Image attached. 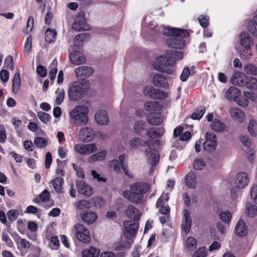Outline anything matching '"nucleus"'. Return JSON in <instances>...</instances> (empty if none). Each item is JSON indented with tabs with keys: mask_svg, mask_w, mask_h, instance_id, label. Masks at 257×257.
Returning <instances> with one entry per match:
<instances>
[{
	"mask_svg": "<svg viewBox=\"0 0 257 257\" xmlns=\"http://www.w3.org/2000/svg\"><path fill=\"white\" fill-rule=\"evenodd\" d=\"M163 34L173 37L167 39L166 43L169 47L176 49H182L184 48L186 43L184 38L190 35L187 30L171 27L165 29Z\"/></svg>",
	"mask_w": 257,
	"mask_h": 257,
	"instance_id": "obj_1",
	"label": "nucleus"
},
{
	"mask_svg": "<svg viewBox=\"0 0 257 257\" xmlns=\"http://www.w3.org/2000/svg\"><path fill=\"white\" fill-rule=\"evenodd\" d=\"M150 189L148 183L135 182L130 186V191H123V195L131 202L139 204L142 202L144 194Z\"/></svg>",
	"mask_w": 257,
	"mask_h": 257,
	"instance_id": "obj_2",
	"label": "nucleus"
},
{
	"mask_svg": "<svg viewBox=\"0 0 257 257\" xmlns=\"http://www.w3.org/2000/svg\"><path fill=\"white\" fill-rule=\"evenodd\" d=\"M88 112L89 109L86 106H76L70 113L71 120L76 126L84 125L88 120Z\"/></svg>",
	"mask_w": 257,
	"mask_h": 257,
	"instance_id": "obj_3",
	"label": "nucleus"
},
{
	"mask_svg": "<svg viewBox=\"0 0 257 257\" xmlns=\"http://www.w3.org/2000/svg\"><path fill=\"white\" fill-rule=\"evenodd\" d=\"M175 61L170 59L169 56H160L158 57L153 64L154 68L158 71L168 74H172L174 71Z\"/></svg>",
	"mask_w": 257,
	"mask_h": 257,
	"instance_id": "obj_4",
	"label": "nucleus"
},
{
	"mask_svg": "<svg viewBox=\"0 0 257 257\" xmlns=\"http://www.w3.org/2000/svg\"><path fill=\"white\" fill-rule=\"evenodd\" d=\"M89 84L83 82H74L69 87L68 91L69 98L71 101L81 99L87 91Z\"/></svg>",
	"mask_w": 257,
	"mask_h": 257,
	"instance_id": "obj_5",
	"label": "nucleus"
},
{
	"mask_svg": "<svg viewBox=\"0 0 257 257\" xmlns=\"http://www.w3.org/2000/svg\"><path fill=\"white\" fill-rule=\"evenodd\" d=\"M144 143L149 147L145 151V152L149 164L153 166H156L158 163L160 155L158 151L155 149L151 148V146H153L155 144L159 145L160 144L159 141L158 140L156 141L149 140Z\"/></svg>",
	"mask_w": 257,
	"mask_h": 257,
	"instance_id": "obj_6",
	"label": "nucleus"
},
{
	"mask_svg": "<svg viewBox=\"0 0 257 257\" xmlns=\"http://www.w3.org/2000/svg\"><path fill=\"white\" fill-rule=\"evenodd\" d=\"M74 228L76 237L79 241L84 243H88L90 241V232L83 225L77 223Z\"/></svg>",
	"mask_w": 257,
	"mask_h": 257,
	"instance_id": "obj_7",
	"label": "nucleus"
},
{
	"mask_svg": "<svg viewBox=\"0 0 257 257\" xmlns=\"http://www.w3.org/2000/svg\"><path fill=\"white\" fill-rule=\"evenodd\" d=\"M239 37L240 44L244 48V50H243V52L244 53L245 51H246L245 52V54H241L240 57H242V56H243L245 59H248L252 56V53L251 52H247L250 50V43L251 38L249 37L248 34L246 32L241 33L239 35Z\"/></svg>",
	"mask_w": 257,
	"mask_h": 257,
	"instance_id": "obj_8",
	"label": "nucleus"
},
{
	"mask_svg": "<svg viewBox=\"0 0 257 257\" xmlns=\"http://www.w3.org/2000/svg\"><path fill=\"white\" fill-rule=\"evenodd\" d=\"M143 92L146 96H148L155 99H164L167 97V94L164 91L155 88L153 86L145 87Z\"/></svg>",
	"mask_w": 257,
	"mask_h": 257,
	"instance_id": "obj_9",
	"label": "nucleus"
},
{
	"mask_svg": "<svg viewBox=\"0 0 257 257\" xmlns=\"http://www.w3.org/2000/svg\"><path fill=\"white\" fill-rule=\"evenodd\" d=\"M205 151L209 152H213L217 146V138L215 134L211 132H207L205 142L203 143Z\"/></svg>",
	"mask_w": 257,
	"mask_h": 257,
	"instance_id": "obj_10",
	"label": "nucleus"
},
{
	"mask_svg": "<svg viewBox=\"0 0 257 257\" xmlns=\"http://www.w3.org/2000/svg\"><path fill=\"white\" fill-rule=\"evenodd\" d=\"M169 199V193L166 194V197H164L161 196L157 200L156 206L157 208H159V212L162 214L167 216L168 219L170 218V208L168 204L164 205V201H168Z\"/></svg>",
	"mask_w": 257,
	"mask_h": 257,
	"instance_id": "obj_11",
	"label": "nucleus"
},
{
	"mask_svg": "<svg viewBox=\"0 0 257 257\" xmlns=\"http://www.w3.org/2000/svg\"><path fill=\"white\" fill-rule=\"evenodd\" d=\"M72 28L77 31H87L89 29V27L87 25V22L84 15L78 16L76 17Z\"/></svg>",
	"mask_w": 257,
	"mask_h": 257,
	"instance_id": "obj_12",
	"label": "nucleus"
},
{
	"mask_svg": "<svg viewBox=\"0 0 257 257\" xmlns=\"http://www.w3.org/2000/svg\"><path fill=\"white\" fill-rule=\"evenodd\" d=\"M74 149L79 154L86 155L94 152L96 150L97 147L94 144H76L74 146Z\"/></svg>",
	"mask_w": 257,
	"mask_h": 257,
	"instance_id": "obj_13",
	"label": "nucleus"
},
{
	"mask_svg": "<svg viewBox=\"0 0 257 257\" xmlns=\"http://www.w3.org/2000/svg\"><path fill=\"white\" fill-rule=\"evenodd\" d=\"M77 47L78 46L76 44L74 45L73 48L75 49V51L69 54V58L71 63L78 65L84 63L86 59L80 52L76 50Z\"/></svg>",
	"mask_w": 257,
	"mask_h": 257,
	"instance_id": "obj_14",
	"label": "nucleus"
},
{
	"mask_svg": "<svg viewBox=\"0 0 257 257\" xmlns=\"http://www.w3.org/2000/svg\"><path fill=\"white\" fill-rule=\"evenodd\" d=\"M75 72L77 78L83 80L90 77L93 73V69L87 66H81L76 68Z\"/></svg>",
	"mask_w": 257,
	"mask_h": 257,
	"instance_id": "obj_15",
	"label": "nucleus"
},
{
	"mask_svg": "<svg viewBox=\"0 0 257 257\" xmlns=\"http://www.w3.org/2000/svg\"><path fill=\"white\" fill-rule=\"evenodd\" d=\"M78 192L86 196H90L93 193V188L82 180L76 182Z\"/></svg>",
	"mask_w": 257,
	"mask_h": 257,
	"instance_id": "obj_16",
	"label": "nucleus"
},
{
	"mask_svg": "<svg viewBox=\"0 0 257 257\" xmlns=\"http://www.w3.org/2000/svg\"><path fill=\"white\" fill-rule=\"evenodd\" d=\"M78 135L81 141L84 142H89L93 139L94 133L92 128L85 127L80 130Z\"/></svg>",
	"mask_w": 257,
	"mask_h": 257,
	"instance_id": "obj_17",
	"label": "nucleus"
},
{
	"mask_svg": "<svg viewBox=\"0 0 257 257\" xmlns=\"http://www.w3.org/2000/svg\"><path fill=\"white\" fill-rule=\"evenodd\" d=\"M153 82L154 85L158 87L167 89L169 86L168 78L160 74H156L154 75Z\"/></svg>",
	"mask_w": 257,
	"mask_h": 257,
	"instance_id": "obj_18",
	"label": "nucleus"
},
{
	"mask_svg": "<svg viewBox=\"0 0 257 257\" xmlns=\"http://www.w3.org/2000/svg\"><path fill=\"white\" fill-rule=\"evenodd\" d=\"M246 77L247 76L242 72L236 71L232 76L230 81L233 85L241 87L245 86Z\"/></svg>",
	"mask_w": 257,
	"mask_h": 257,
	"instance_id": "obj_19",
	"label": "nucleus"
},
{
	"mask_svg": "<svg viewBox=\"0 0 257 257\" xmlns=\"http://www.w3.org/2000/svg\"><path fill=\"white\" fill-rule=\"evenodd\" d=\"M147 122L153 125H159L163 121V117L161 111L150 113L147 116Z\"/></svg>",
	"mask_w": 257,
	"mask_h": 257,
	"instance_id": "obj_20",
	"label": "nucleus"
},
{
	"mask_svg": "<svg viewBox=\"0 0 257 257\" xmlns=\"http://www.w3.org/2000/svg\"><path fill=\"white\" fill-rule=\"evenodd\" d=\"M137 222L134 220H127L124 222L125 231L130 235H136L139 226V224Z\"/></svg>",
	"mask_w": 257,
	"mask_h": 257,
	"instance_id": "obj_21",
	"label": "nucleus"
},
{
	"mask_svg": "<svg viewBox=\"0 0 257 257\" xmlns=\"http://www.w3.org/2000/svg\"><path fill=\"white\" fill-rule=\"evenodd\" d=\"M249 182V179L246 173L240 172L237 174L235 179V184L236 188L242 189L246 186Z\"/></svg>",
	"mask_w": 257,
	"mask_h": 257,
	"instance_id": "obj_22",
	"label": "nucleus"
},
{
	"mask_svg": "<svg viewBox=\"0 0 257 257\" xmlns=\"http://www.w3.org/2000/svg\"><path fill=\"white\" fill-rule=\"evenodd\" d=\"M80 216H81V218L83 221L88 224H91L93 223L96 220L97 218V214L95 212L90 211H81Z\"/></svg>",
	"mask_w": 257,
	"mask_h": 257,
	"instance_id": "obj_23",
	"label": "nucleus"
},
{
	"mask_svg": "<svg viewBox=\"0 0 257 257\" xmlns=\"http://www.w3.org/2000/svg\"><path fill=\"white\" fill-rule=\"evenodd\" d=\"M125 213L127 217L132 219V220L138 221L140 219L141 214L139 210L132 205L127 206Z\"/></svg>",
	"mask_w": 257,
	"mask_h": 257,
	"instance_id": "obj_24",
	"label": "nucleus"
},
{
	"mask_svg": "<svg viewBox=\"0 0 257 257\" xmlns=\"http://www.w3.org/2000/svg\"><path fill=\"white\" fill-rule=\"evenodd\" d=\"M229 112L233 120L240 123L243 122L245 114L242 110L238 108L232 107L229 110Z\"/></svg>",
	"mask_w": 257,
	"mask_h": 257,
	"instance_id": "obj_25",
	"label": "nucleus"
},
{
	"mask_svg": "<svg viewBox=\"0 0 257 257\" xmlns=\"http://www.w3.org/2000/svg\"><path fill=\"white\" fill-rule=\"evenodd\" d=\"M235 232L236 235L240 237L245 236L247 234L248 228L243 220L238 221L235 225Z\"/></svg>",
	"mask_w": 257,
	"mask_h": 257,
	"instance_id": "obj_26",
	"label": "nucleus"
},
{
	"mask_svg": "<svg viewBox=\"0 0 257 257\" xmlns=\"http://www.w3.org/2000/svg\"><path fill=\"white\" fill-rule=\"evenodd\" d=\"M164 127H152L147 131V135L150 139H157L161 138L165 133Z\"/></svg>",
	"mask_w": 257,
	"mask_h": 257,
	"instance_id": "obj_27",
	"label": "nucleus"
},
{
	"mask_svg": "<svg viewBox=\"0 0 257 257\" xmlns=\"http://www.w3.org/2000/svg\"><path fill=\"white\" fill-rule=\"evenodd\" d=\"M144 106L146 111L152 113L161 111L162 109V106L158 101H147L145 102Z\"/></svg>",
	"mask_w": 257,
	"mask_h": 257,
	"instance_id": "obj_28",
	"label": "nucleus"
},
{
	"mask_svg": "<svg viewBox=\"0 0 257 257\" xmlns=\"http://www.w3.org/2000/svg\"><path fill=\"white\" fill-rule=\"evenodd\" d=\"M95 118L97 123L100 125H106L108 122L107 113L104 110L98 111L95 115Z\"/></svg>",
	"mask_w": 257,
	"mask_h": 257,
	"instance_id": "obj_29",
	"label": "nucleus"
},
{
	"mask_svg": "<svg viewBox=\"0 0 257 257\" xmlns=\"http://www.w3.org/2000/svg\"><path fill=\"white\" fill-rule=\"evenodd\" d=\"M241 95V91L239 89L234 87L230 86L225 93V97L228 100L233 99L235 101V98H238Z\"/></svg>",
	"mask_w": 257,
	"mask_h": 257,
	"instance_id": "obj_30",
	"label": "nucleus"
},
{
	"mask_svg": "<svg viewBox=\"0 0 257 257\" xmlns=\"http://www.w3.org/2000/svg\"><path fill=\"white\" fill-rule=\"evenodd\" d=\"M185 183L189 188H195L197 184L195 174L191 172L188 173L185 177Z\"/></svg>",
	"mask_w": 257,
	"mask_h": 257,
	"instance_id": "obj_31",
	"label": "nucleus"
},
{
	"mask_svg": "<svg viewBox=\"0 0 257 257\" xmlns=\"http://www.w3.org/2000/svg\"><path fill=\"white\" fill-rule=\"evenodd\" d=\"M211 128L216 132H223L226 126L224 123L217 119H214L210 124Z\"/></svg>",
	"mask_w": 257,
	"mask_h": 257,
	"instance_id": "obj_32",
	"label": "nucleus"
},
{
	"mask_svg": "<svg viewBox=\"0 0 257 257\" xmlns=\"http://www.w3.org/2000/svg\"><path fill=\"white\" fill-rule=\"evenodd\" d=\"M21 85V81L20 74L19 73H16L12 80V90L15 93H17Z\"/></svg>",
	"mask_w": 257,
	"mask_h": 257,
	"instance_id": "obj_33",
	"label": "nucleus"
},
{
	"mask_svg": "<svg viewBox=\"0 0 257 257\" xmlns=\"http://www.w3.org/2000/svg\"><path fill=\"white\" fill-rule=\"evenodd\" d=\"M205 111L206 108L204 106L198 107L191 114V118L195 120H199L202 117Z\"/></svg>",
	"mask_w": 257,
	"mask_h": 257,
	"instance_id": "obj_34",
	"label": "nucleus"
},
{
	"mask_svg": "<svg viewBox=\"0 0 257 257\" xmlns=\"http://www.w3.org/2000/svg\"><path fill=\"white\" fill-rule=\"evenodd\" d=\"M64 183V179L60 177H56L52 182L53 186L55 191L58 193L63 192L62 185Z\"/></svg>",
	"mask_w": 257,
	"mask_h": 257,
	"instance_id": "obj_35",
	"label": "nucleus"
},
{
	"mask_svg": "<svg viewBox=\"0 0 257 257\" xmlns=\"http://www.w3.org/2000/svg\"><path fill=\"white\" fill-rule=\"evenodd\" d=\"M126 158L127 156L124 154L120 155L119 156L118 160L119 162L120 163V166L123 171V172L126 176H128L129 178H132L133 175L131 174H130L128 171L127 170V165L124 163V161Z\"/></svg>",
	"mask_w": 257,
	"mask_h": 257,
	"instance_id": "obj_36",
	"label": "nucleus"
},
{
	"mask_svg": "<svg viewBox=\"0 0 257 257\" xmlns=\"http://www.w3.org/2000/svg\"><path fill=\"white\" fill-rule=\"evenodd\" d=\"M198 241L193 237H188L186 241L187 249L189 251H194L197 247Z\"/></svg>",
	"mask_w": 257,
	"mask_h": 257,
	"instance_id": "obj_37",
	"label": "nucleus"
},
{
	"mask_svg": "<svg viewBox=\"0 0 257 257\" xmlns=\"http://www.w3.org/2000/svg\"><path fill=\"white\" fill-rule=\"evenodd\" d=\"M167 55L169 56L170 59H173L175 61V64L176 61L182 59L184 56L183 53L182 52L175 50H171L167 52Z\"/></svg>",
	"mask_w": 257,
	"mask_h": 257,
	"instance_id": "obj_38",
	"label": "nucleus"
},
{
	"mask_svg": "<svg viewBox=\"0 0 257 257\" xmlns=\"http://www.w3.org/2000/svg\"><path fill=\"white\" fill-rule=\"evenodd\" d=\"M82 254L83 257H98L99 252L96 248L90 247L87 250H84Z\"/></svg>",
	"mask_w": 257,
	"mask_h": 257,
	"instance_id": "obj_39",
	"label": "nucleus"
},
{
	"mask_svg": "<svg viewBox=\"0 0 257 257\" xmlns=\"http://www.w3.org/2000/svg\"><path fill=\"white\" fill-rule=\"evenodd\" d=\"M57 32L55 30L48 29L45 32V41L49 43L55 41Z\"/></svg>",
	"mask_w": 257,
	"mask_h": 257,
	"instance_id": "obj_40",
	"label": "nucleus"
},
{
	"mask_svg": "<svg viewBox=\"0 0 257 257\" xmlns=\"http://www.w3.org/2000/svg\"><path fill=\"white\" fill-rule=\"evenodd\" d=\"M76 207L77 209L83 211L89 209L91 207V204L89 201L85 200H81L76 203Z\"/></svg>",
	"mask_w": 257,
	"mask_h": 257,
	"instance_id": "obj_41",
	"label": "nucleus"
},
{
	"mask_svg": "<svg viewBox=\"0 0 257 257\" xmlns=\"http://www.w3.org/2000/svg\"><path fill=\"white\" fill-rule=\"evenodd\" d=\"M245 86L250 89H257V79L253 77H246V81H245Z\"/></svg>",
	"mask_w": 257,
	"mask_h": 257,
	"instance_id": "obj_42",
	"label": "nucleus"
},
{
	"mask_svg": "<svg viewBox=\"0 0 257 257\" xmlns=\"http://www.w3.org/2000/svg\"><path fill=\"white\" fill-rule=\"evenodd\" d=\"M248 132L253 137H255L257 135V122L254 119H251L249 122L247 127Z\"/></svg>",
	"mask_w": 257,
	"mask_h": 257,
	"instance_id": "obj_43",
	"label": "nucleus"
},
{
	"mask_svg": "<svg viewBox=\"0 0 257 257\" xmlns=\"http://www.w3.org/2000/svg\"><path fill=\"white\" fill-rule=\"evenodd\" d=\"M245 213L248 216L251 217L257 215V206L255 205L247 204Z\"/></svg>",
	"mask_w": 257,
	"mask_h": 257,
	"instance_id": "obj_44",
	"label": "nucleus"
},
{
	"mask_svg": "<svg viewBox=\"0 0 257 257\" xmlns=\"http://www.w3.org/2000/svg\"><path fill=\"white\" fill-rule=\"evenodd\" d=\"M146 125V123L144 121L138 120L136 121L134 125L135 133L137 134H141V132L145 129Z\"/></svg>",
	"mask_w": 257,
	"mask_h": 257,
	"instance_id": "obj_45",
	"label": "nucleus"
},
{
	"mask_svg": "<svg viewBox=\"0 0 257 257\" xmlns=\"http://www.w3.org/2000/svg\"><path fill=\"white\" fill-rule=\"evenodd\" d=\"M244 71L249 75H257V67L252 64H247L244 66Z\"/></svg>",
	"mask_w": 257,
	"mask_h": 257,
	"instance_id": "obj_46",
	"label": "nucleus"
},
{
	"mask_svg": "<svg viewBox=\"0 0 257 257\" xmlns=\"http://www.w3.org/2000/svg\"><path fill=\"white\" fill-rule=\"evenodd\" d=\"M57 61L55 59L53 61L50 66V71L49 73V77L51 80H54L56 77V75L57 73Z\"/></svg>",
	"mask_w": 257,
	"mask_h": 257,
	"instance_id": "obj_47",
	"label": "nucleus"
},
{
	"mask_svg": "<svg viewBox=\"0 0 257 257\" xmlns=\"http://www.w3.org/2000/svg\"><path fill=\"white\" fill-rule=\"evenodd\" d=\"M34 144L38 148H44L47 145L48 142L44 138L37 137L34 140Z\"/></svg>",
	"mask_w": 257,
	"mask_h": 257,
	"instance_id": "obj_48",
	"label": "nucleus"
},
{
	"mask_svg": "<svg viewBox=\"0 0 257 257\" xmlns=\"http://www.w3.org/2000/svg\"><path fill=\"white\" fill-rule=\"evenodd\" d=\"M108 165L109 168L112 169L117 174H118L120 172L119 162L118 160L114 159L111 161H110L108 162Z\"/></svg>",
	"mask_w": 257,
	"mask_h": 257,
	"instance_id": "obj_49",
	"label": "nucleus"
},
{
	"mask_svg": "<svg viewBox=\"0 0 257 257\" xmlns=\"http://www.w3.org/2000/svg\"><path fill=\"white\" fill-rule=\"evenodd\" d=\"M193 168L196 170H201L206 166L205 162L201 159H195L193 163Z\"/></svg>",
	"mask_w": 257,
	"mask_h": 257,
	"instance_id": "obj_50",
	"label": "nucleus"
},
{
	"mask_svg": "<svg viewBox=\"0 0 257 257\" xmlns=\"http://www.w3.org/2000/svg\"><path fill=\"white\" fill-rule=\"evenodd\" d=\"M32 37L31 35L29 36L26 40L24 46V53L25 55L29 54L32 49Z\"/></svg>",
	"mask_w": 257,
	"mask_h": 257,
	"instance_id": "obj_51",
	"label": "nucleus"
},
{
	"mask_svg": "<svg viewBox=\"0 0 257 257\" xmlns=\"http://www.w3.org/2000/svg\"><path fill=\"white\" fill-rule=\"evenodd\" d=\"M56 93H57V95L55 102L57 105H60L64 100L65 91L63 89L58 88L56 91Z\"/></svg>",
	"mask_w": 257,
	"mask_h": 257,
	"instance_id": "obj_52",
	"label": "nucleus"
},
{
	"mask_svg": "<svg viewBox=\"0 0 257 257\" xmlns=\"http://www.w3.org/2000/svg\"><path fill=\"white\" fill-rule=\"evenodd\" d=\"M198 20L200 25L204 28H206L209 25V18L207 16L200 15Z\"/></svg>",
	"mask_w": 257,
	"mask_h": 257,
	"instance_id": "obj_53",
	"label": "nucleus"
},
{
	"mask_svg": "<svg viewBox=\"0 0 257 257\" xmlns=\"http://www.w3.org/2000/svg\"><path fill=\"white\" fill-rule=\"evenodd\" d=\"M90 37V35L88 33H81L77 35H76L74 39V41L75 43H79V42L82 43L85 40L89 39Z\"/></svg>",
	"mask_w": 257,
	"mask_h": 257,
	"instance_id": "obj_54",
	"label": "nucleus"
},
{
	"mask_svg": "<svg viewBox=\"0 0 257 257\" xmlns=\"http://www.w3.org/2000/svg\"><path fill=\"white\" fill-rule=\"evenodd\" d=\"M5 67L10 70H13L14 68V63L13 57L11 55L7 56L4 62Z\"/></svg>",
	"mask_w": 257,
	"mask_h": 257,
	"instance_id": "obj_55",
	"label": "nucleus"
},
{
	"mask_svg": "<svg viewBox=\"0 0 257 257\" xmlns=\"http://www.w3.org/2000/svg\"><path fill=\"white\" fill-rule=\"evenodd\" d=\"M219 218L222 221L228 223L231 218V214L227 211L222 212L219 214Z\"/></svg>",
	"mask_w": 257,
	"mask_h": 257,
	"instance_id": "obj_56",
	"label": "nucleus"
},
{
	"mask_svg": "<svg viewBox=\"0 0 257 257\" xmlns=\"http://www.w3.org/2000/svg\"><path fill=\"white\" fill-rule=\"evenodd\" d=\"M34 22L33 17H29L27 22L26 28L23 31L24 33L28 34L30 33L34 27Z\"/></svg>",
	"mask_w": 257,
	"mask_h": 257,
	"instance_id": "obj_57",
	"label": "nucleus"
},
{
	"mask_svg": "<svg viewBox=\"0 0 257 257\" xmlns=\"http://www.w3.org/2000/svg\"><path fill=\"white\" fill-rule=\"evenodd\" d=\"M38 116L39 119L44 123H47L50 120L51 117L50 115L43 111H40L38 113Z\"/></svg>",
	"mask_w": 257,
	"mask_h": 257,
	"instance_id": "obj_58",
	"label": "nucleus"
},
{
	"mask_svg": "<svg viewBox=\"0 0 257 257\" xmlns=\"http://www.w3.org/2000/svg\"><path fill=\"white\" fill-rule=\"evenodd\" d=\"M207 252L205 247H200L192 255V257H206Z\"/></svg>",
	"mask_w": 257,
	"mask_h": 257,
	"instance_id": "obj_59",
	"label": "nucleus"
},
{
	"mask_svg": "<svg viewBox=\"0 0 257 257\" xmlns=\"http://www.w3.org/2000/svg\"><path fill=\"white\" fill-rule=\"evenodd\" d=\"M19 213L16 209H12L9 210L7 213L8 218L11 221H14L17 219Z\"/></svg>",
	"mask_w": 257,
	"mask_h": 257,
	"instance_id": "obj_60",
	"label": "nucleus"
},
{
	"mask_svg": "<svg viewBox=\"0 0 257 257\" xmlns=\"http://www.w3.org/2000/svg\"><path fill=\"white\" fill-rule=\"evenodd\" d=\"M191 74V71L190 69L186 67L184 68L183 71L180 76V79L182 81H186L188 78V77Z\"/></svg>",
	"mask_w": 257,
	"mask_h": 257,
	"instance_id": "obj_61",
	"label": "nucleus"
},
{
	"mask_svg": "<svg viewBox=\"0 0 257 257\" xmlns=\"http://www.w3.org/2000/svg\"><path fill=\"white\" fill-rule=\"evenodd\" d=\"M238 105L245 107L248 105V100L247 98L244 97L243 96H239L238 98H235V101Z\"/></svg>",
	"mask_w": 257,
	"mask_h": 257,
	"instance_id": "obj_62",
	"label": "nucleus"
},
{
	"mask_svg": "<svg viewBox=\"0 0 257 257\" xmlns=\"http://www.w3.org/2000/svg\"><path fill=\"white\" fill-rule=\"evenodd\" d=\"M40 199L42 202H46L49 200L50 198V192L47 189L44 190L40 194Z\"/></svg>",
	"mask_w": 257,
	"mask_h": 257,
	"instance_id": "obj_63",
	"label": "nucleus"
},
{
	"mask_svg": "<svg viewBox=\"0 0 257 257\" xmlns=\"http://www.w3.org/2000/svg\"><path fill=\"white\" fill-rule=\"evenodd\" d=\"M250 196L255 203H257V185H254L250 189Z\"/></svg>",
	"mask_w": 257,
	"mask_h": 257,
	"instance_id": "obj_64",
	"label": "nucleus"
}]
</instances>
